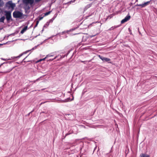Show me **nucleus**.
<instances>
[{
  "instance_id": "f257e3e1",
  "label": "nucleus",
  "mask_w": 157,
  "mask_h": 157,
  "mask_svg": "<svg viewBox=\"0 0 157 157\" xmlns=\"http://www.w3.org/2000/svg\"><path fill=\"white\" fill-rule=\"evenodd\" d=\"M23 15V13L18 11H15L13 13V16L15 18H20Z\"/></svg>"
},
{
  "instance_id": "f03ea898",
  "label": "nucleus",
  "mask_w": 157,
  "mask_h": 157,
  "mask_svg": "<svg viewBox=\"0 0 157 157\" xmlns=\"http://www.w3.org/2000/svg\"><path fill=\"white\" fill-rule=\"evenodd\" d=\"M39 45L36 46H35L33 48L31 49V50H28L27 51H26V52H24L21 54H20L18 56H17L16 57H12L11 58V59H15V58H17V59H18L19 58H20L21 57L23 54H26V53L27 52H29V51H31L32 50H34L36 49L37 48V47Z\"/></svg>"
},
{
  "instance_id": "7ed1b4c3",
  "label": "nucleus",
  "mask_w": 157,
  "mask_h": 157,
  "mask_svg": "<svg viewBox=\"0 0 157 157\" xmlns=\"http://www.w3.org/2000/svg\"><path fill=\"white\" fill-rule=\"evenodd\" d=\"M39 45L36 46H35L33 48L31 49V50H28L27 51H26V52H24L21 54H20L18 56H17L16 57H12L11 58V59H15V58H17V59H18L19 58H20L21 57L23 54H26V53L27 52H29V51H31L32 50H34L36 49L37 48V47Z\"/></svg>"
},
{
  "instance_id": "20e7f679",
  "label": "nucleus",
  "mask_w": 157,
  "mask_h": 157,
  "mask_svg": "<svg viewBox=\"0 0 157 157\" xmlns=\"http://www.w3.org/2000/svg\"><path fill=\"white\" fill-rule=\"evenodd\" d=\"M4 13H5V15L6 16V19L8 21L10 19H11V20H12V19H11V11L6 10L4 11Z\"/></svg>"
},
{
  "instance_id": "39448f33",
  "label": "nucleus",
  "mask_w": 157,
  "mask_h": 157,
  "mask_svg": "<svg viewBox=\"0 0 157 157\" xmlns=\"http://www.w3.org/2000/svg\"><path fill=\"white\" fill-rule=\"evenodd\" d=\"M6 6L9 8H11L13 9L15 6V4L12 3V1H9L6 3Z\"/></svg>"
},
{
  "instance_id": "423d86ee",
  "label": "nucleus",
  "mask_w": 157,
  "mask_h": 157,
  "mask_svg": "<svg viewBox=\"0 0 157 157\" xmlns=\"http://www.w3.org/2000/svg\"><path fill=\"white\" fill-rule=\"evenodd\" d=\"M131 16L128 14L125 17L124 19L121 20V23L123 24L127 21L129 20Z\"/></svg>"
},
{
  "instance_id": "0eeeda50",
  "label": "nucleus",
  "mask_w": 157,
  "mask_h": 157,
  "mask_svg": "<svg viewBox=\"0 0 157 157\" xmlns=\"http://www.w3.org/2000/svg\"><path fill=\"white\" fill-rule=\"evenodd\" d=\"M99 58L103 62H108L110 60V59L109 58L104 57L100 55L99 56Z\"/></svg>"
},
{
  "instance_id": "6e6552de",
  "label": "nucleus",
  "mask_w": 157,
  "mask_h": 157,
  "mask_svg": "<svg viewBox=\"0 0 157 157\" xmlns=\"http://www.w3.org/2000/svg\"><path fill=\"white\" fill-rule=\"evenodd\" d=\"M66 116H68L69 117H68V119L67 120H71V118L72 117L73 115L71 113H65L64 115Z\"/></svg>"
},
{
  "instance_id": "1a4fd4ad",
  "label": "nucleus",
  "mask_w": 157,
  "mask_h": 157,
  "mask_svg": "<svg viewBox=\"0 0 157 157\" xmlns=\"http://www.w3.org/2000/svg\"><path fill=\"white\" fill-rule=\"evenodd\" d=\"M140 156V157H150V155L145 153H141Z\"/></svg>"
},
{
  "instance_id": "9d476101",
  "label": "nucleus",
  "mask_w": 157,
  "mask_h": 157,
  "mask_svg": "<svg viewBox=\"0 0 157 157\" xmlns=\"http://www.w3.org/2000/svg\"><path fill=\"white\" fill-rule=\"evenodd\" d=\"M27 26H25L23 29L21 31V33L22 34H23L25 31H26L27 29Z\"/></svg>"
},
{
  "instance_id": "9b49d317",
  "label": "nucleus",
  "mask_w": 157,
  "mask_h": 157,
  "mask_svg": "<svg viewBox=\"0 0 157 157\" xmlns=\"http://www.w3.org/2000/svg\"><path fill=\"white\" fill-rule=\"evenodd\" d=\"M33 2V0H26V3H29L30 5H32Z\"/></svg>"
},
{
  "instance_id": "f8f14e48",
  "label": "nucleus",
  "mask_w": 157,
  "mask_h": 157,
  "mask_svg": "<svg viewBox=\"0 0 157 157\" xmlns=\"http://www.w3.org/2000/svg\"><path fill=\"white\" fill-rule=\"evenodd\" d=\"M11 63V62H6L3 63H2L1 64H0V67L3 64L5 65V66H7V64L8 63L10 64Z\"/></svg>"
},
{
  "instance_id": "ddd939ff",
  "label": "nucleus",
  "mask_w": 157,
  "mask_h": 157,
  "mask_svg": "<svg viewBox=\"0 0 157 157\" xmlns=\"http://www.w3.org/2000/svg\"><path fill=\"white\" fill-rule=\"evenodd\" d=\"M49 22L48 21L44 25L43 27L44 28H47L48 27L49 24Z\"/></svg>"
},
{
  "instance_id": "4468645a",
  "label": "nucleus",
  "mask_w": 157,
  "mask_h": 157,
  "mask_svg": "<svg viewBox=\"0 0 157 157\" xmlns=\"http://www.w3.org/2000/svg\"><path fill=\"white\" fill-rule=\"evenodd\" d=\"M5 19V17L4 16H2L0 18V22H4V20Z\"/></svg>"
},
{
  "instance_id": "2eb2a0df",
  "label": "nucleus",
  "mask_w": 157,
  "mask_h": 157,
  "mask_svg": "<svg viewBox=\"0 0 157 157\" xmlns=\"http://www.w3.org/2000/svg\"><path fill=\"white\" fill-rule=\"evenodd\" d=\"M150 1H147L146 2H145L143 3L144 6V7L148 5V4L150 3Z\"/></svg>"
},
{
  "instance_id": "dca6fc26",
  "label": "nucleus",
  "mask_w": 157,
  "mask_h": 157,
  "mask_svg": "<svg viewBox=\"0 0 157 157\" xmlns=\"http://www.w3.org/2000/svg\"><path fill=\"white\" fill-rule=\"evenodd\" d=\"M57 57H58V56H57L55 57L54 58L48 59L47 60V61H49V62L52 61L54 59H56L57 58Z\"/></svg>"
},
{
  "instance_id": "f3484780",
  "label": "nucleus",
  "mask_w": 157,
  "mask_h": 157,
  "mask_svg": "<svg viewBox=\"0 0 157 157\" xmlns=\"http://www.w3.org/2000/svg\"><path fill=\"white\" fill-rule=\"evenodd\" d=\"M91 4H89L88 5H87L85 7V9L86 10L88 8H90V7H91Z\"/></svg>"
},
{
  "instance_id": "a211bd4d",
  "label": "nucleus",
  "mask_w": 157,
  "mask_h": 157,
  "mask_svg": "<svg viewBox=\"0 0 157 157\" xmlns=\"http://www.w3.org/2000/svg\"><path fill=\"white\" fill-rule=\"evenodd\" d=\"M136 6H140L141 8L144 7L143 3L142 4H137L136 5Z\"/></svg>"
},
{
  "instance_id": "6ab92c4d",
  "label": "nucleus",
  "mask_w": 157,
  "mask_h": 157,
  "mask_svg": "<svg viewBox=\"0 0 157 157\" xmlns=\"http://www.w3.org/2000/svg\"><path fill=\"white\" fill-rule=\"evenodd\" d=\"M74 98H73L72 99H71L70 98H68L66 99L65 100V102H67L69 101H71L73 100Z\"/></svg>"
},
{
  "instance_id": "aec40b11",
  "label": "nucleus",
  "mask_w": 157,
  "mask_h": 157,
  "mask_svg": "<svg viewBox=\"0 0 157 157\" xmlns=\"http://www.w3.org/2000/svg\"><path fill=\"white\" fill-rule=\"evenodd\" d=\"M78 26L77 27H76V28H73L70 29L69 30H68V31H69V32L75 30V29H76L77 28H78Z\"/></svg>"
},
{
  "instance_id": "412c9836",
  "label": "nucleus",
  "mask_w": 157,
  "mask_h": 157,
  "mask_svg": "<svg viewBox=\"0 0 157 157\" xmlns=\"http://www.w3.org/2000/svg\"><path fill=\"white\" fill-rule=\"evenodd\" d=\"M52 12V11H49L48 12H47L45 13H44V16H47L49 14Z\"/></svg>"
},
{
  "instance_id": "4be33fe9",
  "label": "nucleus",
  "mask_w": 157,
  "mask_h": 157,
  "mask_svg": "<svg viewBox=\"0 0 157 157\" xmlns=\"http://www.w3.org/2000/svg\"><path fill=\"white\" fill-rule=\"evenodd\" d=\"M27 56H26L25 58H24L23 59V60L21 62H20L19 63L17 62V63L19 64V63H22L23 62H25V60L27 57Z\"/></svg>"
},
{
  "instance_id": "5701e85b",
  "label": "nucleus",
  "mask_w": 157,
  "mask_h": 157,
  "mask_svg": "<svg viewBox=\"0 0 157 157\" xmlns=\"http://www.w3.org/2000/svg\"><path fill=\"white\" fill-rule=\"evenodd\" d=\"M55 18L54 17H53L52 19H50L48 22H49V23L52 22L54 20Z\"/></svg>"
},
{
  "instance_id": "b1692460",
  "label": "nucleus",
  "mask_w": 157,
  "mask_h": 157,
  "mask_svg": "<svg viewBox=\"0 0 157 157\" xmlns=\"http://www.w3.org/2000/svg\"><path fill=\"white\" fill-rule=\"evenodd\" d=\"M39 23V21H36V25H35V26H34V29L35 28H36V27L38 24Z\"/></svg>"
},
{
  "instance_id": "393cba45",
  "label": "nucleus",
  "mask_w": 157,
  "mask_h": 157,
  "mask_svg": "<svg viewBox=\"0 0 157 157\" xmlns=\"http://www.w3.org/2000/svg\"><path fill=\"white\" fill-rule=\"evenodd\" d=\"M12 69H13L12 68L9 69L7 71H6L4 72V73H8V72H10L12 70Z\"/></svg>"
},
{
  "instance_id": "a878e982",
  "label": "nucleus",
  "mask_w": 157,
  "mask_h": 157,
  "mask_svg": "<svg viewBox=\"0 0 157 157\" xmlns=\"http://www.w3.org/2000/svg\"><path fill=\"white\" fill-rule=\"evenodd\" d=\"M44 16H43V17H39V19H38V21H39L40 20H42L43 18L44 17Z\"/></svg>"
},
{
  "instance_id": "bb28decb",
  "label": "nucleus",
  "mask_w": 157,
  "mask_h": 157,
  "mask_svg": "<svg viewBox=\"0 0 157 157\" xmlns=\"http://www.w3.org/2000/svg\"><path fill=\"white\" fill-rule=\"evenodd\" d=\"M47 58H46V57H45L43 59H40V60H39L38 61V62H40V61H42V60H45V59H46Z\"/></svg>"
},
{
  "instance_id": "cd10ccee",
  "label": "nucleus",
  "mask_w": 157,
  "mask_h": 157,
  "mask_svg": "<svg viewBox=\"0 0 157 157\" xmlns=\"http://www.w3.org/2000/svg\"><path fill=\"white\" fill-rule=\"evenodd\" d=\"M2 60H3L4 61H6L7 60H10L11 59H4V58H1V59Z\"/></svg>"
},
{
  "instance_id": "c85d7f7f",
  "label": "nucleus",
  "mask_w": 157,
  "mask_h": 157,
  "mask_svg": "<svg viewBox=\"0 0 157 157\" xmlns=\"http://www.w3.org/2000/svg\"><path fill=\"white\" fill-rule=\"evenodd\" d=\"M68 32H69V31H68V30L63 32L62 33V34H63L64 33H67Z\"/></svg>"
},
{
  "instance_id": "c756f323",
  "label": "nucleus",
  "mask_w": 157,
  "mask_h": 157,
  "mask_svg": "<svg viewBox=\"0 0 157 157\" xmlns=\"http://www.w3.org/2000/svg\"><path fill=\"white\" fill-rule=\"evenodd\" d=\"M71 132H70V133H66V134H65V136L64 137V138H65L66 136H67V135H70V134H71Z\"/></svg>"
},
{
  "instance_id": "7c9ffc66",
  "label": "nucleus",
  "mask_w": 157,
  "mask_h": 157,
  "mask_svg": "<svg viewBox=\"0 0 157 157\" xmlns=\"http://www.w3.org/2000/svg\"><path fill=\"white\" fill-rule=\"evenodd\" d=\"M30 9V7L29 6H27L26 8H25V10H29Z\"/></svg>"
},
{
  "instance_id": "2f4dec72",
  "label": "nucleus",
  "mask_w": 157,
  "mask_h": 157,
  "mask_svg": "<svg viewBox=\"0 0 157 157\" xmlns=\"http://www.w3.org/2000/svg\"><path fill=\"white\" fill-rule=\"evenodd\" d=\"M116 27H111L110 29V30H113V29H115V28H116Z\"/></svg>"
},
{
  "instance_id": "473e14b6",
  "label": "nucleus",
  "mask_w": 157,
  "mask_h": 157,
  "mask_svg": "<svg viewBox=\"0 0 157 157\" xmlns=\"http://www.w3.org/2000/svg\"><path fill=\"white\" fill-rule=\"evenodd\" d=\"M46 57V58H48V57H51L50 56V54H49L47 55Z\"/></svg>"
},
{
  "instance_id": "72a5a7b5",
  "label": "nucleus",
  "mask_w": 157,
  "mask_h": 157,
  "mask_svg": "<svg viewBox=\"0 0 157 157\" xmlns=\"http://www.w3.org/2000/svg\"><path fill=\"white\" fill-rule=\"evenodd\" d=\"M70 52H71L70 50H69V51H68L67 53L66 54V56L68 55V54L70 53Z\"/></svg>"
},
{
  "instance_id": "f704fd0d",
  "label": "nucleus",
  "mask_w": 157,
  "mask_h": 157,
  "mask_svg": "<svg viewBox=\"0 0 157 157\" xmlns=\"http://www.w3.org/2000/svg\"><path fill=\"white\" fill-rule=\"evenodd\" d=\"M8 42H7L6 43H4L3 44H0V46H1V45H5V44H7L8 43Z\"/></svg>"
},
{
  "instance_id": "c9c22d12",
  "label": "nucleus",
  "mask_w": 157,
  "mask_h": 157,
  "mask_svg": "<svg viewBox=\"0 0 157 157\" xmlns=\"http://www.w3.org/2000/svg\"><path fill=\"white\" fill-rule=\"evenodd\" d=\"M47 113V111H45V112H44V111H43V112H41V113H41H41Z\"/></svg>"
},
{
  "instance_id": "e433bc0d",
  "label": "nucleus",
  "mask_w": 157,
  "mask_h": 157,
  "mask_svg": "<svg viewBox=\"0 0 157 157\" xmlns=\"http://www.w3.org/2000/svg\"><path fill=\"white\" fill-rule=\"evenodd\" d=\"M50 56H54V55L53 54V53H50Z\"/></svg>"
},
{
  "instance_id": "4c0bfd02",
  "label": "nucleus",
  "mask_w": 157,
  "mask_h": 157,
  "mask_svg": "<svg viewBox=\"0 0 157 157\" xmlns=\"http://www.w3.org/2000/svg\"><path fill=\"white\" fill-rule=\"evenodd\" d=\"M47 101H45V102H41V103H40V105L42 104H43L46 102Z\"/></svg>"
},
{
  "instance_id": "58836bf2",
  "label": "nucleus",
  "mask_w": 157,
  "mask_h": 157,
  "mask_svg": "<svg viewBox=\"0 0 157 157\" xmlns=\"http://www.w3.org/2000/svg\"><path fill=\"white\" fill-rule=\"evenodd\" d=\"M92 15V14L90 15H88V16H87L86 17L87 18V17H89L90 16H91V15Z\"/></svg>"
},
{
  "instance_id": "ea45409f",
  "label": "nucleus",
  "mask_w": 157,
  "mask_h": 157,
  "mask_svg": "<svg viewBox=\"0 0 157 157\" xmlns=\"http://www.w3.org/2000/svg\"><path fill=\"white\" fill-rule=\"evenodd\" d=\"M14 34H15V33H12V34H11L10 35H14Z\"/></svg>"
},
{
  "instance_id": "a19ab883",
  "label": "nucleus",
  "mask_w": 157,
  "mask_h": 157,
  "mask_svg": "<svg viewBox=\"0 0 157 157\" xmlns=\"http://www.w3.org/2000/svg\"><path fill=\"white\" fill-rule=\"evenodd\" d=\"M44 31V28L41 31V32L42 33Z\"/></svg>"
},
{
  "instance_id": "79ce46f5",
  "label": "nucleus",
  "mask_w": 157,
  "mask_h": 157,
  "mask_svg": "<svg viewBox=\"0 0 157 157\" xmlns=\"http://www.w3.org/2000/svg\"><path fill=\"white\" fill-rule=\"evenodd\" d=\"M33 111H32L31 112H30V113H29L28 114V115H29V114H30L31 112H33Z\"/></svg>"
},
{
  "instance_id": "37998d69",
  "label": "nucleus",
  "mask_w": 157,
  "mask_h": 157,
  "mask_svg": "<svg viewBox=\"0 0 157 157\" xmlns=\"http://www.w3.org/2000/svg\"><path fill=\"white\" fill-rule=\"evenodd\" d=\"M128 30L129 32H130L131 31V30L130 29V28L128 29Z\"/></svg>"
},
{
  "instance_id": "c03bdc74",
  "label": "nucleus",
  "mask_w": 157,
  "mask_h": 157,
  "mask_svg": "<svg viewBox=\"0 0 157 157\" xmlns=\"http://www.w3.org/2000/svg\"><path fill=\"white\" fill-rule=\"evenodd\" d=\"M39 79V78H38V79H37L36 80V81H38Z\"/></svg>"
},
{
  "instance_id": "a18cd8bd",
  "label": "nucleus",
  "mask_w": 157,
  "mask_h": 157,
  "mask_svg": "<svg viewBox=\"0 0 157 157\" xmlns=\"http://www.w3.org/2000/svg\"><path fill=\"white\" fill-rule=\"evenodd\" d=\"M94 36L92 35V36H91V37H92Z\"/></svg>"
},
{
  "instance_id": "49530a36",
  "label": "nucleus",
  "mask_w": 157,
  "mask_h": 157,
  "mask_svg": "<svg viewBox=\"0 0 157 157\" xmlns=\"http://www.w3.org/2000/svg\"><path fill=\"white\" fill-rule=\"evenodd\" d=\"M85 62V61H81V62Z\"/></svg>"
},
{
  "instance_id": "de8ad7c7",
  "label": "nucleus",
  "mask_w": 157,
  "mask_h": 157,
  "mask_svg": "<svg viewBox=\"0 0 157 157\" xmlns=\"http://www.w3.org/2000/svg\"><path fill=\"white\" fill-rule=\"evenodd\" d=\"M138 1V0H136V2H137V1Z\"/></svg>"
},
{
  "instance_id": "09e8293b",
  "label": "nucleus",
  "mask_w": 157,
  "mask_h": 157,
  "mask_svg": "<svg viewBox=\"0 0 157 157\" xmlns=\"http://www.w3.org/2000/svg\"><path fill=\"white\" fill-rule=\"evenodd\" d=\"M39 35H40V34H39L38 35V36H39ZM38 36V35H37V36H35V37H36V36Z\"/></svg>"
},
{
  "instance_id": "8fccbe9b",
  "label": "nucleus",
  "mask_w": 157,
  "mask_h": 157,
  "mask_svg": "<svg viewBox=\"0 0 157 157\" xmlns=\"http://www.w3.org/2000/svg\"><path fill=\"white\" fill-rule=\"evenodd\" d=\"M152 0H150V2L152 1Z\"/></svg>"
},
{
  "instance_id": "3c124183",
  "label": "nucleus",
  "mask_w": 157,
  "mask_h": 157,
  "mask_svg": "<svg viewBox=\"0 0 157 157\" xmlns=\"http://www.w3.org/2000/svg\"><path fill=\"white\" fill-rule=\"evenodd\" d=\"M2 29H0V30H1V29H2Z\"/></svg>"
},
{
  "instance_id": "603ef678",
  "label": "nucleus",
  "mask_w": 157,
  "mask_h": 157,
  "mask_svg": "<svg viewBox=\"0 0 157 157\" xmlns=\"http://www.w3.org/2000/svg\"><path fill=\"white\" fill-rule=\"evenodd\" d=\"M104 0H102V1H104Z\"/></svg>"
}]
</instances>
